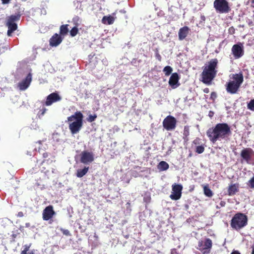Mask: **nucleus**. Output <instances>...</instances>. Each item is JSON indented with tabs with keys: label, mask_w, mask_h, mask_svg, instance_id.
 I'll return each instance as SVG.
<instances>
[{
	"label": "nucleus",
	"mask_w": 254,
	"mask_h": 254,
	"mask_svg": "<svg viewBox=\"0 0 254 254\" xmlns=\"http://www.w3.org/2000/svg\"><path fill=\"white\" fill-rule=\"evenodd\" d=\"M204 151V146L203 145H197L195 148V152L198 154H201Z\"/></svg>",
	"instance_id": "nucleus-30"
},
{
	"label": "nucleus",
	"mask_w": 254,
	"mask_h": 254,
	"mask_svg": "<svg viewBox=\"0 0 254 254\" xmlns=\"http://www.w3.org/2000/svg\"><path fill=\"white\" fill-rule=\"evenodd\" d=\"M190 134V126H185L184 127V130H183V139L185 142H187L189 141V136Z\"/></svg>",
	"instance_id": "nucleus-23"
},
{
	"label": "nucleus",
	"mask_w": 254,
	"mask_h": 254,
	"mask_svg": "<svg viewBox=\"0 0 254 254\" xmlns=\"http://www.w3.org/2000/svg\"><path fill=\"white\" fill-rule=\"evenodd\" d=\"M203 191L204 194L208 197H211L213 196V192L212 190L209 188L208 185L203 186Z\"/></svg>",
	"instance_id": "nucleus-27"
},
{
	"label": "nucleus",
	"mask_w": 254,
	"mask_h": 254,
	"mask_svg": "<svg viewBox=\"0 0 254 254\" xmlns=\"http://www.w3.org/2000/svg\"><path fill=\"white\" fill-rule=\"evenodd\" d=\"M78 32V27H76V26H74L70 31V34L71 36L74 37L75 36H76Z\"/></svg>",
	"instance_id": "nucleus-31"
},
{
	"label": "nucleus",
	"mask_w": 254,
	"mask_h": 254,
	"mask_svg": "<svg viewBox=\"0 0 254 254\" xmlns=\"http://www.w3.org/2000/svg\"><path fill=\"white\" fill-rule=\"evenodd\" d=\"M45 168H44V169H42V170H41V171H42V172H44L45 174H46V173H47L48 172H49V170H45Z\"/></svg>",
	"instance_id": "nucleus-50"
},
{
	"label": "nucleus",
	"mask_w": 254,
	"mask_h": 254,
	"mask_svg": "<svg viewBox=\"0 0 254 254\" xmlns=\"http://www.w3.org/2000/svg\"><path fill=\"white\" fill-rule=\"evenodd\" d=\"M217 97V94L215 92H212L210 95V99L214 101Z\"/></svg>",
	"instance_id": "nucleus-40"
},
{
	"label": "nucleus",
	"mask_w": 254,
	"mask_h": 254,
	"mask_svg": "<svg viewBox=\"0 0 254 254\" xmlns=\"http://www.w3.org/2000/svg\"><path fill=\"white\" fill-rule=\"evenodd\" d=\"M79 20V18L78 16H75V17H74L73 18H72V22L74 25V26H76V27H78V26H79V23H78V21Z\"/></svg>",
	"instance_id": "nucleus-36"
},
{
	"label": "nucleus",
	"mask_w": 254,
	"mask_h": 254,
	"mask_svg": "<svg viewBox=\"0 0 254 254\" xmlns=\"http://www.w3.org/2000/svg\"><path fill=\"white\" fill-rule=\"evenodd\" d=\"M163 127L168 131L173 130L176 127L177 120L172 116H167L163 121Z\"/></svg>",
	"instance_id": "nucleus-8"
},
{
	"label": "nucleus",
	"mask_w": 254,
	"mask_h": 254,
	"mask_svg": "<svg viewBox=\"0 0 254 254\" xmlns=\"http://www.w3.org/2000/svg\"><path fill=\"white\" fill-rule=\"evenodd\" d=\"M218 61L217 59H212L206 63L203 66L202 72L200 74V81L206 85H210L216 77L217 73Z\"/></svg>",
	"instance_id": "nucleus-2"
},
{
	"label": "nucleus",
	"mask_w": 254,
	"mask_h": 254,
	"mask_svg": "<svg viewBox=\"0 0 254 254\" xmlns=\"http://www.w3.org/2000/svg\"><path fill=\"white\" fill-rule=\"evenodd\" d=\"M155 56L159 62H161L162 60L161 56L160 55L159 53H155Z\"/></svg>",
	"instance_id": "nucleus-42"
},
{
	"label": "nucleus",
	"mask_w": 254,
	"mask_h": 254,
	"mask_svg": "<svg viewBox=\"0 0 254 254\" xmlns=\"http://www.w3.org/2000/svg\"><path fill=\"white\" fill-rule=\"evenodd\" d=\"M29 247H26L24 250L22 251L21 254H34L33 252H31L30 253H27V251L29 250Z\"/></svg>",
	"instance_id": "nucleus-38"
},
{
	"label": "nucleus",
	"mask_w": 254,
	"mask_h": 254,
	"mask_svg": "<svg viewBox=\"0 0 254 254\" xmlns=\"http://www.w3.org/2000/svg\"><path fill=\"white\" fill-rule=\"evenodd\" d=\"M213 6L216 11L220 13H226L231 10L229 3L226 0H215Z\"/></svg>",
	"instance_id": "nucleus-7"
},
{
	"label": "nucleus",
	"mask_w": 254,
	"mask_h": 254,
	"mask_svg": "<svg viewBox=\"0 0 254 254\" xmlns=\"http://www.w3.org/2000/svg\"><path fill=\"white\" fill-rule=\"evenodd\" d=\"M61 97L57 92H53L49 94L46 98L45 102H42V105L49 106L54 103L61 101Z\"/></svg>",
	"instance_id": "nucleus-13"
},
{
	"label": "nucleus",
	"mask_w": 254,
	"mask_h": 254,
	"mask_svg": "<svg viewBox=\"0 0 254 254\" xmlns=\"http://www.w3.org/2000/svg\"><path fill=\"white\" fill-rule=\"evenodd\" d=\"M231 50L232 53L236 59L240 58L244 54L243 44L239 42L237 44L234 45Z\"/></svg>",
	"instance_id": "nucleus-12"
},
{
	"label": "nucleus",
	"mask_w": 254,
	"mask_h": 254,
	"mask_svg": "<svg viewBox=\"0 0 254 254\" xmlns=\"http://www.w3.org/2000/svg\"><path fill=\"white\" fill-rule=\"evenodd\" d=\"M68 24L62 25L60 28V34L61 35H65L68 32Z\"/></svg>",
	"instance_id": "nucleus-28"
},
{
	"label": "nucleus",
	"mask_w": 254,
	"mask_h": 254,
	"mask_svg": "<svg viewBox=\"0 0 254 254\" xmlns=\"http://www.w3.org/2000/svg\"><path fill=\"white\" fill-rule=\"evenodd\" d=\"M251 6L254 8V0H251Z\"/></svg>",
	"instance_id": "nucleus-49"
},
{
	"label": "nucleus",
	"mask_w": 254,
	"mask_h": 254,
	"mask_svg": "<svg viewBox=\"0 0 254 254\" xmlns=\"http://www.w3.org/2000/svg\"><path fill=\"white\" fill-rule=\"evenodd\" d=\"M241 162H245L248 164H253L254 160V151L250 147L243 148L241 153Z\"/></svg>",
	"instance_id": "nucleus-6"
},
{
	"label": "nucleus",
	"mask_w": 254,
	"mask_h": 254,
	"mask_svg": "<svg viewBox=\"0 0 254 254\" xmlns=\"http://www.w3.org/2000/svg\"><path fill=\"white\" fill-rule=\"evenodd\" d=\"M239 191V184H234L229 186L228 189V194L232 196L236 194Z\"/></svg>",
	"instance_id": "nucleus-20"
},
{
	"label": "nucleus",
	"mask_w": 254,
	"mask_h": 254,
	"mask_svg": "<svg viewBox=\"0 0 254 254\" xmlns=\"http://www.w3.org/2000/svg\"><path fill=\"white\" fill-rule=\"evenodd\" d=\"M45 106L43 105V107L41 109H40L38 113V116L39 118L44 115L47 109L45 107Z\"/></svg>",
	"instance_id": "nucleus-32"
},
{
	"label": "nucleus",
	"mask_w": 254,
	"mask_h": 254,
	"mask_svg": "<svg viewBox=\"0 0 254 254\" xmlns=\"http://www.w3.org/2000/svg\"><path fill=\"white\" fill-rule=\"evenodd\" d=\"M235 32V29L233 26L230 27L228 29V33L229 34H234Z\"/></svg>",
	"instance_id": "nucleus-39"
},
{
	"label": "nucleus",
	"mask_w": 254,
	"mask_h": 254,
	"mask_svg": "<svg viewBox=\"0 0 254 254\" xmlns=\"http://www.w3.org/2000/svg\"><path fill=\"white\" fill-rule=\"evenodd\" d=\"M55 214V212L53 210L52 205L47 206L43 211V219L44 220L48 221L51 219Z\"/></svg>",
	"instance_id": "nucleus-16"
},
{
	"label": "nucleus",
	"mask_w": 254,
	"mask_h": 254,
	"mask_svg": "<svg viewBox=\"0 0 254 254\" xmlns=\"http://www.w3.org/2000/svg\"><path fill=\"white\" fill-rule=\"evenodd\" d=\"M89 169V167L84 166V167L82 169H78L76 171V176L78 178H81L83 177L88 172Z\"/></svg>",
	"instance_id": "nucleus-25"
},
{
	"label": "nucleus",
	"mask_w": 254,
	"mask_h": 254,
	"mask_svg": "<svg viewBox=\"0 0 254 254\" xmlns=\"http://www.w3.org/2000/svg\"><path fill=\"white\" fill-rule=\"evenodd\" d=\"M61 36L58 34H55L50 39V45L53 47L58 46L62 41Z\"/></svg>",
	"instance_id": "nucleus-18"
},
{
	"label": "nucleus",
	"mask_w": 254,
	"mask_h": 254,
	"mask_svg": "<svg viewBox=\"0 0 254 254\" xmlns=\"http://www.w3.org/2000/svg\"><path fill=\"white\" fill-rule=\"evenodd\" d=\"M31 81L32 74L29 73L25 78L23 79L17 84V87L20 90H25L29 86Z\"/></svg>",
	"instance_id": "nucleus-14"
},
{
	"label": "nucleus",
	"mask_w": 254,
	"mask_h": 254,
	"mask_svg": "<svg viewBox=\"0 0 254 254\" xmlns=\"http://www.w3.org/2000/svg\"><path fill=\"white\" fill-rule=\"evenodd\" d=\"M60 230L63 233V234L66 236H71V234L70 232L67 229H64V228H61Z\"/></svg>",
	"instance_id": "nucleus-35"
},
{
	"label": "nucleus",
	"mask_w": 254,
	"mask_h": 254,
	"mask_svg": "<svg viewBox=\"0 0 254 254\" xmlns=\"http://www.w3.org/2000/svg\"><path fill=\"white\" fill-rule=\"evenodd\" d=\"M169 167V164L165 161H161L157 166L158 169L160 171L167 170Z\"/></svg>",
	"instance_id": "nucleus-26"
},
{
	"label": "nucleus",
	"mask_w": 254,
	"mask_h": 254,
	"mask_svg": "<svg viewBox=\"0 0 254 254\" xmlns=\"http://www.w3.org/2000/svg\"><path fill=\"white\" fill-rule=\"evenodd\" d=\"M199 141H200V139L198 138H196L193 141L192 143H193V144H194L195 145H199Z\"/></svg>",
	"instance_id": "nucleus-43"
},
{
	"label": "nucleus",
	"mask_w": 254,
	"mask_h": 254,
	"mask_svg": "<svg viewBox=\"0 0 254 254\" xmlns=\"http://www.w3.org/2000/svg\"><path fill=\"white\" fill-rule=\"evenodd\" d=\"M212 246V241L209 238H206L204 241H200L198 242V247L197 249L201 252L203 254H208L210 253Z\"/></svg>",
	"instance_id": "nucleus-9"
},
{
	"label": "nucleus",
	"mask_w": 254,
	"mask_h": 254,
	"mask_svg": "<svg viewBox=\"0 0 254 254\" xmlns=\"http://www.w3.org/2000/svg\"><path fill=\"white\" fill-rule=\"evenodd\" d=\"M203 92L205 93H208L209 92V89L208 88H205L203 89Z\"/></svg>",
	"instance_id": "nucleus-46"
},
{
	"label": "nucleus",
	"mask_w": 254,
	"mask_h": 254,
	"mask_svg": "<svg viewBox=\"0 0 254 254\" xmlns=\"http://www.w3.org/2000/svg\"><path fill=\"white\" fill-rule=\"evenodd\" d=\"M115 21V18L111 15L104 16L102 19V23L105 24L111 25Z\"/></svg>",
	"instance_id": "nucleus-24"
},
{
	"label": "nucleus",
	"mask_w": 254,
	"mask_h": 254,
	"mask_svg": "<svg viewBox=\"0 0 254 254\" xmlns=\"http://www.w3.org/2000/svg\"><path fill=\"white\" fill-rule=\"evenodd\" d=\"M239 27H244V25H240L239 26Z\"/></svg>",
	"instance_id": "nucleus-52"
},
{
	"label": "nucleus",
	"mask_w": 254,
	"mask_h": 254,
	"mask_svg": "<svg viewBox=\"0 0 254 254\" xmlns=\"http://www.w3.org/2000/svg\"><path fill=\"white\" fill-rule=\"evenodd\" d=\"M232 78L234 79V82L241 86L244 81V77L242 73H236L233 74Z\"/></svg>",
	"instance_id": "nucleus-22"
},
{
	"label": "nucleus",
	"mask_w": 254,
	"mask_h": 254,
	"mask_svg": "<svg viewBox=\"0 0 254 254\" xmlns=\"http://www.w3.org/2000/svg\"><path fill=\"white\" fill-rule=\"evenodd\" d=\"M183 189V186L181 184H173L172 185V192L170 195L171 199L174 200L179 199L182 196Z\"/></svg>",
	"instance_id": "nucleus-11"
},
{
	"label": "nucleus",
	"mask_w": 254,
	"mask_h": 254,
	"mask_svg": "<svg viewBox=\"0 0 254 254\" xmlns=\"http://www.w3.org/2000/svg\"><path fill=\"white\" fill-rule=\"evenodd\" d=\"M80 162L83 164H89L94 160V155L93 152L84 150L79 155Z\"/></svg>",
	"instance_id": "nucleus-10"
},
{
	"label": "nucleus",
	"mask_w": 254,
	"mask_h": 254,
	"mask_svg": "<svg viewBox=\"0 0 254 254\" xmlns=\"http://www.w3.org/2000/svg\"><path fill=\"white\" fill-rule=\"evenodd\" d=\"M189 28L186 26L181 28L178 33L179 40H183L185 39L189 33Z\"/></svg>",
	"instance_id": "nucleus-19"
},
{
	"label": "nucleus",
	"mask_w": 254,
	"mask_h": 254,
	"mask_svg": "<svg viewBox=\"0 0 254 254\" xmlns=\"http://www.w3.org/2000/svg\"><path fill=\"white\" fill-rule=\"evenodd\" d=\"M248 185L251 188L254 189V176L249 181Z\"/></svg>",
	"instance_id": "nucleus-37"
},
{
	"label": "nucleus",
	"mask_w": 254,
	"mask_h": 254,
	"mask_svg": "<svg viewBox=\"0 0 254 254\" xmlns=\"http://www.w3.org/2000/svg\"><path fill=\"white\" fill-rule=\"evenodd\" d=\"M171 254H179L176 249H173L171 250Z\"/></svg>",
	"instance_id": "nucleus-44"
},
{
	"label": "nucleus",
	"mask_w": 254,
	"mask_h": 254,
	"mask_svg": "<svg viewBox=\"0 0 254 254\" xmlns=\"http://www.w3.org/2000/svg\"><path fill=\"white\" fill-rule=\"evenodd\" d=\"M53 157L52 155L47 152H44L42 153V157L43 158V161L41 162V164L43 165L44 163H46L47 164H50L52 163L53 160L51 158Z\"/></svg>",
	"instance_id": "nucleus-21"
},
{
	"label": "nucleus",
	"mask_w": 254,
	"mask_h": 254,
	"mask_svg": "<svg viewBox=\"0 0 254 254\" xmlns=\"http://www.w3.org/2000/svg\"><path fill=\"white\" fill-rule=\"evenodd\" d=\"M248 108L251 111H254V99L250 100L247 105Z\"/></svg>",
	"instance_id": "nucleus-33"
},
{
	"label": "nucleus",
	"mask_w": 254,
	"mask_h": 254,
	"mask_svg": "<svg viewBox=\"0 0 254 254\" xmlns=\"http://www.w3.org/2000/svg\"><path fill=\"white\" fill-rule=\"evenodd\" d=\"M232 133L231 127L227 123H218L209 128L206 135L213 143L217 140L227 139Z\"/></svg>",
	"instance_id": "nucleus-1"
},
{
	"label": "nucleus",
	"mask_w": 254,
	"mask_h": 254,
	"mask_svg": "<svg viewBox=\"0 0 254 254\" xmlns=\"http://www.w3.org/2000/svg\"><path fill=\"white\" fill-rule=\"evenodd\" d=\"M97 116L96 114H94L93 115H90L87 118V120L88 122L91 123L94 121L95 119L97 118Z\"/></svg>",
	"instance_id": "nucleus-34"
},
{
	"label": "nucleus",
	"mask_w": 254,
	"mask_h": 254,
	"mask_svg": "<svg viewBox=\"0 0 254 254\" xmlns=\"http://www.w3.org/2000/svg\"><path fill=\"white\" fill-rule=\"evenodd\" d=\"M18 217H22L23 216V213L22 212H19L18 214Z\"/></svg>",
	"instance_id": "nucleus-48"
},
{
	"label": "nucleus",
	"mask_w": 254,
	"mask_h": 254,
	"mask_svg": "<svg viewBox=\"0 0 254 254\" xmlns=\"http://www.w3.org/2000/svg\"><path fill=\"white\" fill-rule=\"evenodd\" d=\"M180 76L177 72L173 73L169 80V85L173 89L179 86L180 84L179 83L180 80Z\"/></svg>",
	"instance_id": "nucleus-17"
},
{
	"label": "nucleus",
	"mask_w": 254,
	"mask_h": 254,
	"mask_svg": "<svg viewBox=\"0 0 254 254\" xmlns=\"http://www.w3.org/2000/svg\"><path fill=\"white\" fill-rule=\"evenodd\" d=\"M248 221V217L246 214L238 212L232 217L230 225L233 229L238 231L247 225Z\"/></svg>",
	"instance_id": "nucleus-4"
},
{
	"label": "nucleus",
	"mask_w": 254,
	"mask_h": 254,
	"mask_svg": "<svg viewBox=\"0 0 254 254\" xmlns=\"http://www.w3.org/2000/svg\"><path fill=\"white\" fill-rule=\"evenodd\" d=\"M214 112L212 111H210L208 113V116L210 118H212L214 115Z\"/></svg>",
	"instance_id": "nucleus-45"
},
{
	"label": "nucleus",
	"mask_w": 254,
	"mask_h": 254,
	"mask_svg": "<svg viewBox=\"0 0 254 254\" xmlns=\"http://www.w3.org/2000/svg\"><path fill=\"white\" fill-rule=\"evenodd\" d=\"M154 51H155V54L159 53V50H158V49L157 48L155 49Z\"/></svg>",
	"instance_id": "nucleus-51"
},
{
	"label": "nucleus",
	"mask_w": 254,
	"mask_h": 254,
	"mask_svg": "<svg viewBox=\"0 0 254 254\" xmlns=\"http://www.w3.org/2000/svg\"><path fill=\"white\" fill-rule=\"evenodd\" d=\"M83 118L82 114L79 111L67 118V121L69 122L68 127L71 134H76L80 130L83 126Z\"/></svg>",
	"instance_id": "nucleus-3"
},
{
	"label": "nucleus",
	"mask_w": 254,
	"mask_h": 254,
	"mask_svg": "<svg viewBox=\"0 0 254 254\" xmlns=\"http://www.w3.org/2000/svg\"><path fill=\"white\" fill-rule=\"evenodd\" d=\"M21 15L17 13L15 15H11L6 18L5 25L8 28L7 34L8 36H11L12 33L17 29L16 21L20 20Z\"/></svg>",
	"instance_id": "nucleus-5"
},
{
	"label": "nucleus",
	"mask_w": 254,
	"mask_h": 254,
	"mask_svg": "<svg viewBox=\"0 0 254 254\" xmlns=\"http://www.w3.org/2000/svg\"><path fill=\"white\" fill-rule=\"evenodd\" d=\"M226 205V202L225 201H223V200H221L220 203H219V205L220 206H216V208H220L221 207H224L225 206V205Z\"/></svg>",
	"instance_id": "nucleus-41"
},
{
	"label": "nucleus",
	"mask_w": 254,
	"mask_h": 254,
	"mask_svg": "<svg viewBox=\"0 0 254 254\" xmlns=\"http://www.w3.org/2000/svg\"><path fill=\"white\" fill-rule=\"evenodd\" d=\"M240 86L234 82V81H230L226 84V89L228 93L234 94L238 92Z\"/></svg>",
	"instance_id": "nucleus-15"
},
{
	"label": "nucleus",
	"mask_w": 254,
	"mask_h": 254,
	"mask_svg": "<svg viewBox=\"0 0 254 254\" xmlns=\"http://www.w3.org/2000/svg\"><path fill=\"white\" fill-rule=\"evenodd\" d=\"M172 71V67L169 65L166 66L163 69V71L164 72L166 76L170 75Z\"/></svg>",
	"instance_id": "nucleus-29"
},
{
	"label": "nucleus",
	"mask_w": 254,
	"mask_h": 254,
	"mask_svg": "<svg viewBox=\"0 0 254 254\" xmlns=\"http://www.w3.org/2000/svg\"><path fill=\"white\" fill-rule=\"evenodd\" d=\"M231 254H241L238 251H233Z\"/></svg>",
	"instance_id": "nucleus-47"
}]
</instances>
